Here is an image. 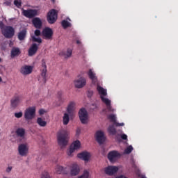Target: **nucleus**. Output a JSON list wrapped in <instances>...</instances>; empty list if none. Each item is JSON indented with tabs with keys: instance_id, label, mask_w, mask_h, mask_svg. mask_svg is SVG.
<instances>
[{
	"instance_id": "21",
	"label": "nucleus",
	"mask_w": 178,
	"mask_h": 178,
	"mask_svg": "<svg viewBox=\"0 0 178 178\" xmlns=\"http://www.w3.org/2000/svg\"><path fill=\"white\" fill-rule=\"evenodd\" d=\"M32 24L35 29H41L42 27V21L38 17H35L32 19Z\"/></svg>"
},
{
	"instance_id": "32",
	"label": "nucleus",
	"mask_w": 178,
	"mask_h": 178,
	"mask_svg": "<svg viewBox=\"0 0 178 178\" xmlns=\"http://www.w3.org/2000/svg\"><path fill=\"white\" fill-rule=\"evenodd\" d=\"M61 25L63 27V29H67V27H72V24H70V22H67V20H63L61 22Z\"/></svg>"
},
{
	"instance_id": "44",
	"label": "nucleus",
	"mask_w": 178,
	"mask_h": 178,
	"mask_svg": "<svg viewBox=\"0 0 178 178\" xmlns=\"http://www.w3.org/2000/svg\"><path fill=\"white\" fill-rule=\"evenodd\" d=\"M39 113L40 115H44V113H45V111H44V109H40L39 111Z\"/></svg>"
},
{
	"instance_id": "50",
	"label": "nucleus",
	"mask_w": 178,
	"mask_h": 178,
	"mask_svg": "<svg viewBox=\"0 0 178 178\" xmlns=\"http://www.w3.org/2000/svg\"><path fill=\"white\" fill-rule=\"evenodd\" d=\"M76 44H80V40H76Z\"/></svg>"
},
{
	"instance_id": "39",
	"label": "nucleus",
	"mask_w": 178,
	"mask_h": 178,
	"mask_svg": "<svg viewBox=\"0 0 178 178\" xmlns=\"http://www.w3.org/2000/svg\"><path fill=\"white\" fill-rule=\"evenodd\" d=\"M22 116H23V113L22 111L15 113V117L17 118V119H20V118H22Z\"/></svg>"
},
{
	"instance_id": "26",
	"label": "nucleus",
	"mask_w": 178,
	"mask_h": 178,
	"mask_svg": "<svg viewBox=\"0 0 178 178\" xmlns=\"http://www.w3.org/2000/svg\"><path fill=\"white\" fill-rule=\"evenodd\" d=\"M73 51L72 49H67L66 51H61L60 52V55L64 56L65 58H70L72 56Z\"/></svg>"
},
{
	"instance_id": "41",
	"label": "nucleus",
	"mask_w": 178,
	"mask_h": 178,
	"mask_svg": "<svg viewBox=\"0 0 178 178\" xmlns=\"http://www.w3.org/2000/svg\"><path fill=\"white\" fill-rule=\"evenodd\" d=\"M121 138L122 140H127V135L123 134L122 135H121Z\"/></svg>"
},
{
	"instance_id": "34",
	"label": "nucleus",
	"mask_w": 178,
	"mask_h": 178,
	"mask_svg": "<svg viewBox=\"0 0 178 178\" xmlns=\"http://www.w3.org/2000/svg\"><path fill=\"white\" fill-rule=\"evenodd\" d=\"M32 40L33 42H38V44L42 43V39H41V38H35V36H32Z\"/></svg>"
},
{
	"instance_id": "3",
	"label": "nucleus",
	"mask_w": 178,
	"mask_h": 178,
	"mask_svg": "<svg viewBox=\"0 0 178 178\" xmlns=\"http://www.w3.org/2000/svg\"><path fill=\"white\" fill-rule=\"evenodd\" d=\"M58 20V11L55 9H51L47 13V22L49 24H54Z\"/></svg>"
},
{
	"instance_id": "5",
	"label": "nucleus",
	"mask_w": 178,
	"mask_h": 178,
	"mask_svg": "<svg viewBox=\"0 0 178 178\" xmlns=\"http://www.w3.org/2000/svg\"><path fill=\"white\" fill-rule=\"evenodd\" d=\"M79 116L81 122L83 124H86L87 120H88V113H87V110L84 108H81L79 111Z\"/></svg>"
},
{
	"instance_id": "11",
	"label": "nucleus",
	"mask_w": 178,
	"mask_h": 178,
	"mask_svg": "<svg viewBox=\"0 0 178 178\" xmlns=\"http://www.w3.org/2000/svg\"><path fill=\"white\" fill-rule=\"evenodd\" d=\"M95 138L96 141L99 144H102L103 143H105V140H106V137H105V134L102 131H97L95 133Z\"/></svg>"
},
{
	"instance_id": "42",
	"label": "nucleus",
	"mask_w": 178,
	"mask_h": 178,
	"mask_svg": "<svg viewBox=\"0 0 178 178\" xmlns=\"http://www.w3.org/2000/svg\"><path fill=\"white\" fill-rule=\"evenodd\" d=\"M11 171H12V167H10V166L8 167L6 169L7 173H10V172H11Z\"/></svg>"
},
{
	"instance_id": "29",
	"label": "nucleus",
	"mask_w": 178,
	"mask_h": 178,
	"mask_svg": "<svg viewBox=\"0 0 178 178\" xmlns=\"http://www.w3.org/2000/svg\"><path fill=\"white\" fill-rule=\"evenodd\" d=\"M108 131L109 133V134H111V136H115L117 131H116V129L115 128V126L113 125H110L108 128Z\"/></svg>"
},
{
	"instance_id": "38",
	"label": "nucleus",
	"mask_w": 178,
	"mask_h": 178,
	"mask_svg": "<svg viewBox=\"0 0 178 178\" xmlns=\"http://www.w3.org/2000/svg\"><path fill=\"white\" fill-rule=\"evenodd\" d=\"M41 178H51L48 172L44 171L42 173Z\"/></svg>"
},
{
	"instance_id": "27",
	"label": "nucleus",
	"mask_w": 178,
	"mask_h": 178,
	"mask_svg": "<svg viewBox=\"0 0 178 178\" xmlns=\"http://www.w3.org/2000/svg\"><path fill=\"white\" fill-rule=\"evenodd\" d=\"M26 35L27 31L26 29H23L18 33V40H19V41H23V40L26 38Z\"/></svg>"
},
{
	"instance_id": "40",
	"label": "nucleus",
	"mask_w": 178,
	"mask_h": 178,
	"mask_svg": "<svg viewBox=\"0 0 178 178\" xmlns=\"http://www.w3.org/2000/svg\"><path fill=\"white\" fill-rule=\"evenodd\" d=\"M34 34L36 37H40V35H41V31L36 29L34 32Z\"/></svg>"
},
{
	"instance_id": "9",
	"label": "nucleus",
	"mask_w": 178,
	"mask_h": 178,
	"mask_svg": "<svg viewBox=\"0 0 178 178\" xmlns=\"http://www.w3.org/2000/svg\"><path fill=\"white\" fill-rule=\"evenodd\" d=\"M22 13L25 17H27L28 19H33V17L38 16V10L33 9L23 10Z\"/></svg>"
},
{
	"instance_id": "19",
	"label": "nucleus",
	"mask_w": 178,
	"mask_h": 178,
	"mask_svg": "<svg viewBox=\"0 0 178 178\" xmlns=\"http://www.w3.org/2000/svg\"><path fill=\"white\" fill-rule=\"evenodd\" d=\"M80 173V167L76 163L72 164L70 170L71 176H77Z\"/></svg>"
},
{
	"instance_id": "52",
	"label": "nucleus",
	"mask_w": 178,
	"mask_h": 178,
	"mask_svg": "<svg viewBox=\"0 0 178 178\" xmlns=\"http://www.w3.org/2000/svg\"><path fill=\"white\" fill-rule=\"evenodd\" d=\"M2 81V78L0 76V83Z\"/></svg>"
},
{
	"instance_id": "8",
	"label": "nucleus",
	"mask_w": 178,
	"mask_h": 178,
	"mask_svg": "<svg viewBox=\"0 0 178 178\" xmlns=\"http://www.w3.org/2000/svg\"><path fill=\"white\" fill-rule=\"evenodd\" d=\"M23 101V97L20 95L14 96L10 100V106L11 108H16L20 103Z\"/></svg>"
},
{
	"instance_id": "6",
	"label": "nucleus",
	"mask_w": 178,
	"mask_h": 178,
	"mask_svg": "<svg viewBox=\"0 0 178 178\" xmlns=\"http://www.w3.org/2000/svg\"><path fill=\"white\" fill-rule=\"evenodd\" d=\"M2 34L6 38H12L15 35V29L10 26H8L2 30Z\"/></svg>"
},
{
	"instance_id": "22",
	"label": "nucleus",
	"mask_w": 178,
	"mask_h": 178,
	"mask_svg": "<svg viewBox=\"0 0 178 178\" xmlns=\"http://www.w3.org/2000/svg\"><path fill=\"white\" fill-rule=\"evenodd\" d=\"M88 76L90 80H92V83L95 84L98 79H97V76H95V74L92 71V70L90 69L89 71L88 72Z\"/></svg>"
},
{
	"instance_id": "37",
	"label": "nucleus",
	"mask_w": 178,
	"mask_h": 178,
	"mask_svg": "<svg viewBox=\"0 0 178 178\" xmlns=\"http://www.w3.org/2000/svg\"><path fill=\"white\" fill-rule=\"evenodd\" d=\"M14 5L17 6V8H22V0H15Z\"/></svg>"
},
{
	"instance_id": "48",
	"label": "nucleus",
	"mask_w": 178,
	"mask_h": 178,
	"mask_svg": "<svg viewBox=\"0 0 178 178\" xmlns=\"http://www.w3.org/2000/svg\"><path fill=\"white\" fill-rule=\"evenodd\" d=\"M62 91H59L58 92V95L60 97H60H62Z\"/></svg>"
},
{
	"instance_id": "47",
	"label": "nucleus",
	"mask_w": 178,
	"mask_h": 178,
	"mask_svg": "<svg viewBox=\"0 0 178 178\" xmlns=\"http://www.w3.org/2000/svg\"><path fill=\"white\" fill-rule=\"evenodd\" d=\"M3 27V22H0V29H2Z\"/></svg>"
},
{
	"instance_id": "53",
	"label": "nucleus",
	"mask_w": 178,
	"mask_h": 178,
	"mask_svg": "<svg viewBox=\"0 0 178 178\" xmlns=\"http://www.w3.org/2000/svg\"><path fill=\"white\" fill-rule=\"evenodd\" d=\"M53 1V2H55V0H52Z\"/></svg>"
},
{
	"instance_id": "2",
	"label": "nucleus",
	"mask_w": 178,
	"mask_h": 178,
	"mask_svg": "<svg viewBox=\"0 0 178 178\" xmlns=\"http://www.w3.org/2000/svg\"><path fill=\"white\" fill-rule=\"evenodd\" d=\"M57 141L60 147H66L67 143H69V134L67 131H59L57 134Z\"/></svg>"
},
{
	"instance_id": "18",
	"label": "nucleus",
	"mask_w": 178,
	"mask_h": 178,
	"mask_svg": "<svg viewBox=\"0 0 178 178\" xmlns=\"http://www.w3.org/2000/svg\"><path fill=\"white\" fill-rule=\"evenodd\" d=\"M37 51H38V45L36 43L32 44L28 51L29 56H34L37 54Z\"/></svg>"
},
{
	"instance_id": "7",
	"label": "nucleus",
	"mask_w": 178,
	"mask_h": 178,
	"mask_svg": "<svg viewBox=\"0 0 178 178\" xmlns=\"http://www.w3.org/2000/svg\"><path fill=\"white\" fill-rule=\"evenodd\" d=\"M42 35L44 40H52V37H54V31L49 27H46L42 30Z\"/></svg>"
},
{
	"instance_id": "31",
	"label": "nucleus",
	"mask_w": 178,
	"mask_h": 178,
	"mask_svg": "<svg viewBox=\"0 0 178 178\" xmlns=\"http://www.w3.org/2000/svg\"><path fill=\"white\" fill-rule=\"evenodd\" d=\"M37 123L40 126V127H45V126H47V122L41 118H38Z\"/></svg>"
},
{
	"instance_id": "49",
	"label": "nucleus",
	"mask_w": 178,
	"mask_h": 178,
	"mask_svg": "<svg viewBox=\"0 0 178 178\" xmlns=\"http://www.w3.org/2000/svg\"><path fill=\"white\" fill-rule=\"evenodd\" d=\"M92 95V92H88V97H91Z\"/></svg>"
},
{
	"instance_id": "33",
	"label": "nucleus",
	"mask_w": 178,
	"mask_h": 178,
	"mask_svg": "<svg viewBox=\"0 0 178 178\" xmlns=\"http://www.w3.org/2000/svg\"><path fill=\"white\" fill-rule=\"evenodd\" d=\"M132 151H133V146L129 145L128 147H127L124 149V154H131Z\"/></svg>"
},
{
	"instance_id": "17",
	"label": "nucleus",
	"mask_w": 178,
	"mask_h": 178,
	"mask_svg": "<svg viewBox=\"0 0 178 178\" xmlns=\"http://www.w3.org/2000/svg\"><path fill=\"white\" fill-rule=\"evenodd\" d=\"M80 145H81V143L79 142V140L74 141L70 147L68 155H72V154L74 152L75 149H79V148H80Z\"/></svg>"
},
{
	"instance_id": "4",
	"label": "nucleus",
	"mask_w": 178,
	"mask_h": 178,
	"mask_svg": "<svg viewBox=\"0 0 178 178\" xmlns=\"http://www.w3.org/2000/svg\"><path fill=\"white\" fill-rule=\"evenodd\" d=\"M35 117V107H29L24 112L26 120H31Z\"/></svg>"
},
{
	"instance_id": "12",
	"label": "nucleus",
	"mask_w": 178,
	"mask_h": 178,
	"mask_svg": "<svg viewBox=\"0 0 178 178\" xmlns=\"http://www.w3.org/2000/svg\"><path fill=\"white\" fill-rule=\"evenodd\" d=\"M87 84L86 78L81 76L74 81V86L76 88H83Z\"/></svg>"
},
{
	"instance_id": "15",
	"label": "nucleus",
	"mask_w": 178,
	"mask_h": 178,
	"mask_svg": "<svg viewBox=\"0 0 178 178\" xmlns=\"http://www.w3.org/2000/svg\"><path fill=\"white\" fill-rule=\"evenodd\" d=\"M118 170H119V168L112 165L108 166L104 168V172L108 176H112L115 175V173H116Z\"/></svg>"
},
{
	"instance_id": "25",
	"label": "nucleus",
	"mask_w": 178,
	"mask_h": 178,
	"mask_svg": "<svg viewBox=\"0 0 178 178\" xmlns=\"http://www.w3.org/2000/svg\"><path fill=\"white\" fill-rule=\"evenodd\" d=\"M22 52L19 47H13L11 50V58H15V56H19Z\"/></svg>"
},
{
	"instance_id": "51",
	"label": "nucleus",
	"mask_w": 178,
	"mask_h": 178,
	"mask_svg": "<svg viewBox=\"0 0 178 178\" xmlns=\"http://www.w3.org/2000/svg\"><path fill=\"white\" fill-rule=\"evenodd\" d=\"M141 178H147L145 175H143Z\"/></svg>"
},
{
	"instance_id": "30",
	"label": "nucleus",
	"mask_w": 178,
	"mask_h": 178,
	"mask_svg": "<svg viewBox=\"0 0 178 178\" xmlns=\"http://www.w3.org/2000/svg\"><path fill=\"white\" fill-rule=\"evenodd\" d=\"M56 172L57 173V175H62V173H65V168L57 165L56 167Z\"/></svg>"
},
{
	"instance_id": "10",
	"label": "nucleus",
	"mask_w": 178,
	"mask_h": 178,
	"mask_svg": "<svg viewBox=\"0 0 178 178\" xmlns=\"http://www.w3.org/2000/svg\"><path fill=\"white\" fill-rule=\"evenodd\" d=\"M18 153L21 156H27L29 154V146L22 143L18 146Z\"/></svg>"
},
{
	"instance_id": "28",
	"label": "nucleus",
	"mask_w": 178,
	"mask_h": 178,
	"mask_svg": "<svg viewBox=\"0 0 178 178\" xmlns=\"http://www.w3.org/2000/svg\"><path fill=\"white\" fill-rule=\"evenodd\" d=\"M70 119L69 118V113H64V115L63 117V124H65V126L67 124H69V122H70Z\"/></svg>"
},
{
	"instance_id": "45",
	"label": "nucleus",
	"mask_w": 178,
	"mask_h": 178,
	"mask_svg": "<svg viewBox=\"0 0 178 178\" xmlns=\"http://www.w3.org/2000/svg\"><path fill=\"white\" fill-rule=\"evenodd\" d=\"M4 3H5V5H6L7 6H10V5H11L12 3H11L10 1H6Z\"/></svg>"
},
{
	"instance_id": "13",
	"label": "nucleus",
	"mask_w": 178,
	"mask_h": 178,
	"mask_svg": "<svg viewBox=\"0 0 178 178\" xmlns=\"http://www.w3.org/2000/svg\"><path fill=\"white\" fill-rule=\"evenodd\" d=\"M41 76L43 78L44 83H47V63H45V60H42V67L40 69Z\"/></svg>"
},
{
	"instance_id": "1",
	"label": "nucleus",
	"mask_w": 178,
	"mask_h": 178,
	"mask_svg": "<svg viewBox=\"0 0 178 178\" xmlns=\"http://www.w3.org/2000/svg\"><path fill=\"white\" fill-rule=\"evenodd\" d=\"M97 90L100 95V98L102 102L106 104L107 111H108V112H113V110L112 109V106H111V100H109V99L108 98H105V97H106L107 95L106 90L101 87L99 85H97Z\"/></svg>"
},
{
	"instance_id": "24",
	"label": "nucleus",
	"mask_w": 178,
	"mask_h": 178,
	"mask_svg": "<svg viewBox=\"0 0 178 178\" xmlns=\"http://www.w3.org/2000/svg\"><path fill=\"white\" fill-rule=\"evenodd\" d=\"M15 133L17 137H21L22 138H23V137L26 136V129H24V128H18L17 129Z\"/></svg>"
},
{
	"instance_id": "23",
	"label": "nucleus",
	"mask_w": 178,
	"mask_h": 178,
	"mask_svg": "<svg viewBox=\"0 0 178 178\" xmlns=\"http://www.w3.org/2000/svg\"><path fill=\"white\" fill-rule=\"evenodd\" d=\"M76 106V103L74 102H70L67 107V112L69 115H72L74 111V107Z\"/></svg>"
},
{
	"instance_id": "43",
	"label": "nucleus",
	"mask_w": 178,
	"mask_h": 178,
	"mask_svg": "<svg viewBox=\"0 0 178 178\" xmlns=\"http://www.w3.org/2000/svg\"><path fill=\"white\" fill-rule=\"evenodd\" d=\"M81 133V129L80 128H77L76 129V136H79Z\"/></svg>"
},
{
	"instance_id": "14",
	"label": "nucleus",
	"mask_w": 178,
	"mask_h": 178,
	"mask_svg": "<svg viewBox=\"0 0 178 178\" xmlns=\"http://www.w3.org/2000/svg\"><path fill=\"white\" fill-rule=\"evenodd\" d=\"M118 158H120V153L116 150H113L108 154V159L110 162H115Z\"/></svg>"
},
{
	"instance_id": "35",
	"label": "nucleus",
	"mask_w": 178,
	"mask_h": 178,
	"mask_svg": "<svg viewBox=\"0 0 178 178\" xmlns=\"http://www.w3.org/2000/svg\"><path fill=\"white\" fill-rule=\"evenodd\" d=\"M108 119H109V120L111 122H113V123L116 122V115H113V114H111L108 116Z\"/></svg>"
},
{
	"instance_id": "16",
	"label": "nucleus",
	"mask_w": 178,
	"mask_h": 178,
	"mask_svg": "<svg viewBox=\"0 0 178 178\" xmlns=\"http://www.w3.org/2000/svg\"><path fill=\"white\" fill-rule=\"evenodd\" d=\"M20 73H22V74L24 76L31 74V73H33V67L30 65H24L21 67Z\"/></svg>"
},
{
	"instance_id": "46",
	"label": "nucleus",
	"mask_w": 178,
	"mask_h": 178,
	"mask_svg": "<svg viewBox=\"0 0 178 178\" xmlns=\"http://www.w3.org/2000/svg\"><path fill=\"white\" fill-rule=\"evenodd\" d=\"M116 126H124V123H116Z\"/></svg>"
},
{
	"instance_id": "20",
	"label": "nucleus",
	"mask_w": 178,
	"mask_h": 178,
	"mask_svg": "<svg viewBox=\"0 0 178 178\" xmlns=\"http://www.w3.org/2000/svg\"><path fill=\"white\" fill-rule=\"evenodd\" d=\"M79 159H82V161H85V162H88L90 161V153L87 152H83L82 153H79L77 155Z\"/></svg>"
},
{
	"instance_id": "36",
	"label": "nucleus",
	"mask_w": 178,
	"mask_h": 178,
	"mask_svg": "<svg viewBox=\"0 0 178 178\" xmlns=\"http://www.w3.org/2000/svg\"><path fill=\"white\" fill-rule=\"evenodd\" d=\"M90 176V172L87 170H85L81 176L78 178H88Z\"/></svg>"
},
{
	"instance_id": "54",
	"label": "nucleus",
	"mask_w": 178,
	"mask_h": 178,
	"mask_svg": "<svg viewBox=\"0 0 178 178\" xmlns=\"http://www.w3.org/2000/svg\"><path fill=\"white\" fill-rule=\"evenodd\" d=\"M1 61V58H0V62Z\"/></svg>"
}]
</instances>
